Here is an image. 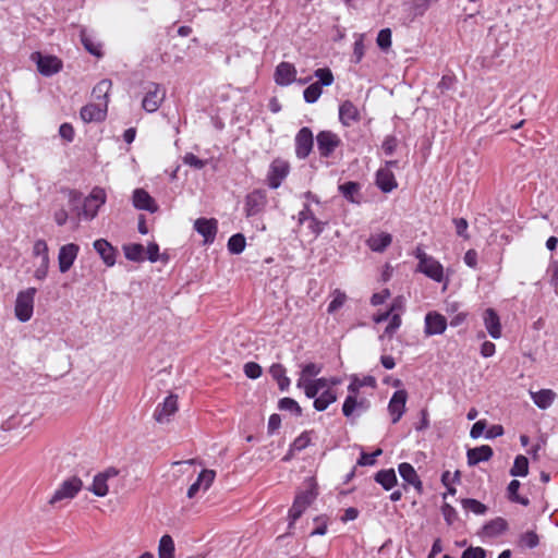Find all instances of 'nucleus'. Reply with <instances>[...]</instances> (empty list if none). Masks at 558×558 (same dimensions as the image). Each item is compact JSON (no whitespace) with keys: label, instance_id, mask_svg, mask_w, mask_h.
I'll return each instance as SVG.
<instances>
[{"label":"nucleus","instance_id":"25","mask_svg":"<svg viewBox=\"0 0 558 558\" xmlns=\"http://www.w3.org/2000/svg\"><path fill=\"white\" fill-rule=\"evenodd\" d=\"M508 526L506 519L497 517L483 525L481 535L486 537H497L504 534L508 530Z\"/></svg>","mask_w":558,"mask_h":558},{"label":"nucleus","instance_id":"28","mask_svg":"<svg viewBox=\"0 0 558 558\" xmlns=\"http://www.w3.org/2000/svg\"><path fill=\"white\" fill-rule=\"evenodd\" d=\"M376 185L381 192L389 193L398 186V183L391 170L379 169L376 172Z\"/></svg>","mask_w":558,"mask_h":558},{"label":"nucleus","instance_id":"49","mask_svg":"<svg viewBox=\"0 0 558 558\" xmlns=\"http://www.w3.org/2000/svg\"><path fill=\"white\" fill-rule=\"evenodd\" d=\"M401 326V314L395 313L390 315L389 324L384 330V333L379 337L383 340L385 337L391 338Z\"/></svg>","mask_w":558,"mask_h":558},{"label":"nucleus","instance_id":"55","mask_svg":"<svg viewBox=\"0 0 558 558\" xmlns=\"http://www.w3.org/2000/svg\"><path fill=\"white\" fill-rule=\"evenodd\" d=\"M376 43L381 50L387 51L391 47V29H380L377 35Z\"/></svg>","mask_w":558,"mask_h":558},{"label":"nucleus","instance_id":"63","mask_svg":"<svg viewBox=\"0 0 558 558\" xmlns=\"http://www.w3.org/2000/svg\"><path fill=\"white\" fill-rule=\"evenodd\" d=\"M547 271L550 276L549 282L554 287L556 293H558V259L551 260Z\"/></svg>","mask_w":558,"mask_h":558},{"label":"nucleus","instance_id":"11","mask_svg":"<svg viewBox=\"0 0 558 558\" xmlns=\"http://www.w3.org/2000/svg\"><path fill=\"white\" fill-rule=\"evenodd\" d=\"M33 59H36L38 72L44 76H51L62 69V61L54 56H43L36 52Z\"/></svg>","mask_w":558,"mask_h":558},{"label":"nucleus","instance_id":"10","mask_svg":"<svg viewBox=\"0 0 558 558\" xmlns=\"http://www.w3.org/2000/svg\"><path fill=\"white\" fill-rule=\"evenodd\" d=\"M178 410V397L175 395H169L161 403L157 404L154 411V418L160 424L169 423Z\"/></svg>","mask_w":558,"mask_h":558},{"label":"nucleus","instance_id":"47","mask_svg":"<svg viewBox=\"0 0 558 558\" xmlns=\"http://www.w3.org/2000/svg\"><path fill=\"white\" fill-rule=\"evenodd\" d=\"M278 408L281 410V411H290L292 412L295 416H301L302 415V409L301 407L299 405V403L292 399V398H288V397H284V398H281L278 402Z\"/></svg>","mask_w":558,"mask_h":558},{"label":"nucleus","instance_id":"61","mask_svg":"<svg viewBox=\"0 0 558 558\" xmlns=\"http://www.w3.org/2000/svg\"><path fill=\"white\" fill-rule=\"evenodd\" d=\"M244 374L251 379H256L262 375V367L255 362H247L244 364Z\"/></svg>","mask_w":558,"mask_h":558},{"label":"nucleus","instance_id":"7","mask_svg":"<svg viewBox=\"0 0 558 558\" xmlns=\"http://www.w3.org/2000/svg\"><path fill=\"white\" fill-rule=\"evenodd\" d=\"M290 172V165L287 160L277 158L270 166L267 173V184L270 189H278Z\"/></svg>","mask_w":558,"mask_h":558},{"label":"nucleus","instance_id":"18","mask_svg":"<svg viewBox=\"0 0 558 558\" xmlns=\"http://www.w3.org/2000/svg\"><path fill=\"white\" fill-rule=\"evenodd\" d=\"M296 69L290 63L282 61L276 66L275 82L279 86H288L296 81Z\"/></svg>","mask_w":558,"mask_h":558},{"label":"nucleus","instance_id":"59","mask_svg":"<svg viewBox=\"0 0 558 558\" xmlns=\"http://www.w3.org/2000/svg\"><path fill=\"white\" fill-rule=\"evenodd\" d=\"M452 222L456 227L457 235H459L460 238H462L464 240H469L470 239V234L468 233L469 223H468L466 219L453 218Z\"/></svg>","mask_w":558,"mask_h":558},{"label":"nucleus","instance_id":"39","mask_svg":"<svg viewBox=\"0 0 558 558\" xmlns=\"http://www.w3.org/2000/svg\"><path fill=\"white\" fill-rule=\"evenodd\" d=\"M362 387H376V379L373 376H365L364 378L360 379L356 376L352 377V380L350 385L348 386V391L350 393L356 395Z\"/></svg>","mask_w":558,"mask_h":558},{"label":"nucleus","instance_id":"48","mask_svg":"<svg viewBox=\"0 0 558 558\" xmlns=\"http://www.w3.org/2000/svg\"><path fill=\"white\" fill-rule=\"evenodd\" d=\"M314 76L318 78L315 84L323 86H330L333 83V74L329 68H319L314 71Z\"/></svg>","mask_w":558,"mask_h":558},{"label":"nucleus","instance_id":"43","mask_svg":"<svg viewBox=\"0 0 558 558\" xmlns=\"http://www.w3.org/2000/svg\"><path fill=\"white\" fill-rule=\"evenodd\" d=\"M89 490L98 497H105L108 494V484L105 475H101L100 473L95 475Z\"/></svg>","mask_w":558,"mask_h":558},{"label":"nucleus","instance_id":"2","mask_svg":"<svg viewBox=\"0 0 558 558\" xmlns=\"http://www.w3.org/2000/svg\"><path fill=\"white\" fill-rule=\"evenodd\" d=\"M37 290L36 288H27L26 290L20 291L15 300V317L22 322H28L34 312V299Z\"/></svg>","mask_w":558,"mask_h":558},{"label":"nucleus","instance_id":"1","mask_svg":"<svg viewBox=\"0 0 558 558\" xmlns=\"http://www.w3.org/2000/svg\"><path fill=\"white\" fill-rule=\"evenodd\" d=\"M107 195L104 189L94 187L88 196L83 199L82 209L77 211V218L90 221L98 215L99 208L105 205Z\"/></svg>","mask_w":558,"mask_h":558},{"label":"nucleus","instance_id":"56","mask_svg":"<svg viewBox=\"0 0 558 558\" xmlns=\"http://www.w3.org/2000/svg\"><path fill=\"white\" fill-rule=\"evenodd\" d=\"M33 254L35 256H40L45 264L49 263V250L45 240L39 239L34 243Z\"/></svg>","mask_w":558,"mask_h":558},{"label":"nucleus","instance_id":"4","mask_svg":"<svg viewBox=\"0 0 558 558\" xmlns=\"http://www.w3.org/2000/svg\"><path fill=\"white\" fill-rule=\"evenodd\" d=\"M145 89L146 93L142 100V107L148 113L156 112L165 100L166 89L160 84L154 82H149Z\"/></svg>","mask_w":558,"mask_h":558},{"label":"nucleus","instance_id":"27","mask_svg":"<svg viewBox=\"0 0 558 558\" xmlns=\"http://www.w3.org/2000/svg\"><path fill=\"white\" fill-rule=\"evenodd\" d=\"M338 191L349 203H361V184L359 182L347 181L338 186Z\"/></svg>","mask_w":558,"mask_h":558},{"label":"nucleus","instance_id":"53","mask_svg":"<svg viewBox=\"0 0 558 558\" xmlns=\"http://www.w3.org/2000/svg\"><path fill=\"white\" fill-rule=\"evenodd\" d=\"M68 196L69 206L71 210L77 216V211L82 209V204L84 199L82 193L76 190H69Z\"/></svg>","mask_w":558,"mask_h":558},{"label":"nucleus","instance_id":"36","mask_svg":"<svg viewBox=\"0 0 558 558\" xmlns=\"http://www.w3.org/2000/svg\"><path fill=\"white\" fill-rule=\"evenodd\" d=\"M337 400V395L331 389L324 390L319 396H317L314 400V408L316 411H325L331 403Z\"/></svg>","mask_w":558,"mask_h":558},{"label":"nucleus","instance_id":"5","mask_svg":"<svg viewBox=\"0 0 558 558\" xmlns=\"http://www.w3.org/2000/svg\"><path fill=\"white\" fill-rule=\"evenodd\" d=\"M82 480L77 476H72L61 483L48 502L54 506L62 500L73 499L82 489Z\"/></svg>","mask_w":558,"mask_h":558},{"label":"nucleus","instance_id":"41","mask_svg":"<svg viewBox=\"0 0 558 558\" xmlns=\"http://www.w3.org/2000/svg\"><path fill=\"white\" fill-rule=\"evenodd\" d=\"M365 54V44H364V35L356 34L355 41L353 45V52L350 61L354 64H359Z\"/></svg>","mask_w":558,"mask_h":558},{"label":"nucleus","instance_id":"37","mask_svg":"<svg viewBox=\"0 0 558 558\" xmlns=\"http://www.w3.org/2000/svg\"><path fill=\"white\" fill-rule=\"evenodd\" d=\"M174 542L169 534H165L159 539L158 557L159 558H174Z\"/></svg>","mask_w":558,"mask_h":558},{"label":"nucleus","instance_id":"29","mask_svg":"<svg viewBox=\"0 0 558 558\" xmlns=\"http://www.w3.org/2000/svg\"><path fill=\"white\" fill-rule=\"evenodd\" d=\"M530 396L537 408L546 410L554 403L557 395L551 389H541L538 391H530Z\"/></svg>","mask_w":558,"mask_h":558},{"label":"nucleus","instance_id":"14","mask_svg":"<svg viewBox=\"0 0 558 558\" xmlns=\"http://www.w3.org/2000/svg\"><path fill=\"white\" fill-rule=\"evenodd\" d=\"M80 252V246L75 243L62 245L58 254V264L60 272L64 274L73 266Z\"/></svg>","mask_w":558,"mask_h":558},{"label":"nucleus","instance_id":"20","mask_svg":"<svg viewBox=\"0 0 558 558\" xmlns=\"http://www.w3.org/2000/svg\"><path fill=\"white\" fill-rule=\"evenodd\" d=\"M93 246L106 266L112 267L116 264L117 250L106 239L96 240Z\"/></svg>","mask_w":558,"mask_h":558},{"label":"nucleus","instance_id":"6","mask_svg":"<svg viewBox=\"0 0 558 558\" xmlns=\"http://www.w3.org/2000/svg\"><path fill=\"white\" fill-rule=\"evenodd\" d=\"M317 149L322 158H329L341 145V138L331 131H320L316 135Z\"/></svg>","mask_w":558,"mask_h":558},{"label":"nucleus","instance_id":"52","mask_svg":"<svg viewBox=\"0 0 558 558\" xmlns=\"http://www.w3.org/2000/svg\"><path fill=\"white\" fill-rule=\"evenodd\" d=\"M363 401L357 402L355 395L350 393L347 396L343 405L342 413L345 417H350L357 407H363Z\"/></svg>","mask_w":558,"mask_h":558},{"label":"nucleus","instance_id":"24","mask_svg":"<svg viewBox=\"0 0 558 558\" xmlns=\"http://www.w3.org/2000/svg\"><path fill=\"white\" fill-rule=\"evenodd\" d=\"M360 119V111L352 101L345 100L339 106V120L343 125L350 126Z\"/></svg>","mask_w":558,"mask_h":558},{"label":"nucleus","instance_id":"57","mask_svg":"<svg viewBox=\"0 0 558 558\" xmlns=\"http://www.w3.org/2000/svg\"><path fill=\"white\" fill-rule=\"evenodd\" d=\"M307 221H308L307 229L315 238L319 236L323 233V231L325 230L326 226L328 225V221H323V220L318 219L317 217L310 219Z\"/></svg>","mask_w":558,"mask_h":558},{"label":"nucleus","instance_id":"12","mask_svg":"<svg viewBox=\"0 0 558 558\" xmlns=\"http://www.w3.org/2000/svg\"><path fill=\"white\" fill-rule=\"evenodd\" d=\"M407 400L408 392L404 389H399L393 392L388 403V411L391 415L392 424L398 423L404 414Z\"/></svg>","mask_w":558,"mask_h":558},{"label":"nucleus","instance_id":"62","mask_svg":"<svg viewBox=\"0 0 558 558\" xmlns=\"http://www.w3.org/2000/svg\"><path fill=\"white\" fill-rule=\"evenodd\" d=\"M183 162L194 169H203L206 165L205 160L199 159L197 156H195L192 153H187L183 157Z\"/></svg>","mask_w":558,"mask_h":558},{"label":"nucleus","instance_id":"58","mask_svg":"<svg viewBox=\"0 0 558 558\" xmlns=\"http://www.w3.org/2000/svg\"><path fill=\"white\" fill-rule=\"evenodd\" d=\"M383 453L381 449L375 450L373 453L361 452L360 458L357 460V465L366 466L374 465L376 462V458Z\"/></svg>","mask_w":558,"mask_h":558},{"label":"nucleus","instance_id":"40","mask_svg":"<svg viewBox=\"0 0 558 558\" xmlns=\"http://www.w3.org/2000/svg\"><path fill=\"white\" fill-rule=\"evenodd\" d=\"M529 473V460L525 456L519 454L515 457L512 468L510 469L511 476H526Z\"/></svg>","mask_w":558,"mask_h":558},{"label":"nucleus","instance_id":"42","mask_svg":"<svg viewBox=\"0 0 558 558\" xmlns=\"http://www.w3.org/2000/svg\"><path fill=\"white\" fill-rule=\"evenodd\" d=\"M246 245L245 236L242 233H235L228 240V250L232 254H241Z\"/></svg>","mask_w":558,"mask_h":558},{"label":"nucleus","instance_id":"33","mask_svg":"<svg viewBox=\"0 0 558 558\" xmlns=\"http://www.w3.org/2000/svg\"><path fill=\"white\" fill-rule=\"evenodd\" d=\"M271 377L278 383L281 391H287L290 387V378L286 375V368L282 364H272L269 368Z\"/></svg>","mask_w":558,"mask_h":558},{"label":"nucleus","instance_id":"16","mask_svg":"<svg viewBox=\"0 0 558 558\" xmlns=\"http://www.w3.org/2000/svg\"><path fill=\"white\" fill-rule=\"evenodd\" d=\"M106 102L87 104L80 111L81 119L85 123L101 122L107 116Z\"/></svg>","mask_w":558,"mask_h":558},{"label":"nucleus","instance_id":"26","mask_svg":"<svg viewBox=\"0 0 558 558\" xmlns=\"http://www.w3.org/2000/svg\"><path fill=\"white\" fill-rule=\"evenodd\" d=\"M494 454V451L490 446L482 445L480 447H475L469 449L466 452L468 464L470 466L476 465L480 462L488 461Z\"/></svg>","mask_w":558,"mask_h":558},{"label":"nucleus","instance_id":"34","mask_svg":"<svg viewBox=\"0 0 558 558\" xmlns=\"http://www.w3.org/2000/svg\"><path fill=\"white\" fill-rule=\"evenodd\" d=\"M323 371V365L316 363H307L302 365L300 377L296 381V386H301L304 381L313 380L312 377H316Z\"/></svg>","mask_w":558,"mask_h":558},{"label":"nucleus","instance_id":"30","mask_svg":"<svg viewBox=\"0 0 558 558\" xmlns=\"http://www.w3.org/2000/svg\"><path fill=\"white\" fill-rule=\"evenodd\" d=\"M80 37L82 45L90 54L98 58L102 56L100 43L96 41L95 37L85 28L81 29Z\"/></svg>","mask_w":558,"mask_h":558},{"label":"nucleus","instance_id":"3","mask_svg":"<svg viewBox=\"0 0 558 558\" xmlns=\"http://www.w3.org/2000/svg\"><path fill=\"white\" fill-rule=\"evenodd\" d=\"M316 494L312 489H307L298 494L294 498L293 505L289 510V525L287 535L291 534L295 521L301 518L307 507L315 500Z\"/></svg>","mask_w":558,"mask_h":558},{"label":"nucleus","instance_id":"44","mask_svg":"<svg viewBox=\"0 0 558 558\" xmlns=\"http://www.w3.org/2000/svg\"><path fill=\"white\" fill-rule=\"evenodd\" d=\"M520 482L518 480H512L509 485H508V488H507V493H508V498L512 501V502H517V504H520V505H523V506H527L530 500L526 498V497H521L519 494H518V490L520 488Z\"/></svg>","mask_w":558,"mask_h":558},{"label":"nucleus","instance_id":"46","mask_svg":"<svg viewBox=\"0 0 558 558\" xmlns=\"http://www.w3.org/2000/svg\"><path fill=\"white\" fill-rule=\"evenodd\" d=\"M347 301V295L344 292H342L341 290L339 289H336L333 292H332V300L331 302L328 304V308H327V312L329 314H333L336 313L339 308H341L343 306V304L345 303Z\"/></svg>","mask_w":558,"mask_h":558},{"label":"nucleus","instance_id":"45","mask_svg":"<svg viewBox=\"0 0 558 558\" xmlns=\"http://www.w3.org/2000/svg\"><path fill=\"white\" fill-rule=\"evenodd\" d=\"M461 505L464 510L471 511L475 514H485L487 511V507L484 504L473 498L462 499Z\"/></svg>","mask_w":558,"mask_h":558},{"label":"nucleus","instance_id":"17","mask_svg":"<svg viewBox=\"0 0 558 558\" xmlns=\"http://www.w3.org/2000/svg\"><path fill=\"white\" fill-rule=\"evenodd\" d=\"M215 477L216 472L214 470L204 469L198 474L196 481L189 487L186 493L187 498H194L201 489L206 492L211 486Z\"/></svg>","mask_w":558,"mask_h":558},{"label":"nucleus","instance_id":"13","mask_svg":"<svg viewBox=\"0 0 558 558\" xmlns=\"http://www.w3.org/2000/svg\"><path fill=\"white\" fill-rule=\"evenodd\" d=\"M447 325V319L444 315L432 311L425 315L424 332L426 336L442 335Z\"/></svg>","mask_w":558,"mask_h":558},{"label":"nucleus","instance_id":"23","mask_svg":"<svg viewBox=\"0 0 558 558\" xmlns=\"http://www.w3.org/2000/svg\"><path fill=\"white\" fill-rule=\"evenodd\" d=\"M483 322L488 335L493 339L501 337V324L497 312L494 308H486L483 314Z\"/></svg>","mask_w":558,"mask_h":558},{"label":"nucleus","instance_id":"32","mask_svg":"<svg viewBox=\"0 0 558 558\" xmlns=\"http://www.w3.org/2000/svg\"><path fill=\"white\" fill-rule=\"evenodd\" d=\"M374 480L376 483L381 485L385 490H390L398 482L397 475L393 469H385L378 471Z\"/></svg>","mask_w":558,"mask_h":558},{"label":"nucleus","instance_id":"19","mask_svg":"<svg viewBox=\"0 0 558 558\" xmlns=\"http://www.w3.org/2000/svg\"><path fill=\"white\" fill-rule=\"evenodd\" d=\"M417 271L424 274L436 282H441L444 280V267L433 256H429L427 259H423V263H418Z\"/></svg>","mask_w":558,"mask_h":558},{"label":"nucleus","instance_id":"35","mask_svg":"<svg viewBox=\"0 0 558 558\" xmlns=\"http://www.w3.org/2000/svg\"><path fill=\"white\" fill-rule=\"evenodd\" d=\"M111 86L112 83L110 80H101L94 86L92 92L93 97L98 102H106V105L108 106V97Z\"/></svg>","mask_w":558,"mask_h":558},{"label":"nucleus","instance_id":"22","mask_svg":"<svg viewBox=\"0 0 558 558\" xmlns=\"http://www.w3.org/2000/svg\"><path fill=\"white\" fill-rule=\"evenodd\" d=\"M398 471L407 484L412 485L418 494L423 493V483L412 464L402 462L398 465Z\"/></svg>","mask_w":558,"mask_h":558},{"label":"nucleus","instance_id":"54","mask_svg":"<svg viewBox=\"0 0 558 558\" xmlns=\"http://www.w3.org/2000/svg\"><path fill=\"white\" fill-rule=\"evenodd\" d=\"M311 444V437L308 432H303L298 436L290 445V452L302 451L307 448Z\"/></svg>","mask_w":558,"mask_h":558},{"label":"nucleus","instance_id":"21","mask_svg":"<svg viewBox=\"0 0 558 558\" xmlns=\"http://www.w3.org/2000/svg\"><path fill=\"white\" fill-rule=\"evenodd\" d=\"M132 201L136 209L149 213H156L158 210L155 199L143 189L134 190Z\"/></svg>","mask_w":558,"mask_h":558},{"label":"nucleus","instance_id":"51","mask_svg":"<svg viewBox=\"0 0 558 558\" xmlns=\"http://www.w3.org/2000/svg\"><path fill=\"white\" fill-rule=\"evenodd\" d=\"M539 544L538 535L534 531H527L520 535L519 546L526 548H535Z\"/></svg>","mask_w":558,"mask_h":558},{"label":"nucleus","instance_id":"50","mask_svg":"<svg viewBox=\"0 0 558 558\" xmlns=\"http://www.w3.org/2000/svg\"><path fill=\"white\" fill-rule=\"evenodd\" d=\"M322 88L323 87H320V84H315V83L307 86L303 92L304 100L307 104L316 102L323 93Z\"/></svg>","mask_w":558,"mask_h":558},{"label":"nucleus","instance_id":"60","mask_svg":"<svg viewBox=\"0 0 558 558\" xmlns=\"http://www.w3.org/2000/svg\"><path fill=\"white\" fill-rule=\"evenodd\" d=\"M398 146V140L395 135H387L381 144V148L387 156H391Z\"/></svg>","mask_w":558,"mask_h":558},{"label":"nucleus","instance_id":"38","mask_svg":"<svg viewBox=\"0 0 558 558\" xmlns=\"http://www.w3.org/2000/svg\"><path fill=\"white\" fill-rule=\"evenodd\" d=\"M123 252H124L125 258L131 262H143L145 259L144 246L140 243H132V244L124 245Z\"/></svg>","mask_w":558,"mask_h":558},{"label":"nucleus","instance_id":"9","mask_svg":"<svg viewBox=\"0 0 558 558\" xmlns=\"http://www.w3.org/2000/svg\"><path fill=\"white\" fill-rule=\"evenodd\" d=\"M267 204V194L265 190H254L245 197L244 211L246 217H254L264 211Z\"/></svg>","mask_w":558,"mask_h":558},{"label":"nucleus","instance_id":"8","mask_svg":"<svg viewBox=\"0 0 558 558\" xmlns=\"http://www.w3.org/2000/svg\"><path fill=\"white\" fill-rule=\"evenodd\" d=\"M295 156L300 159H306L314 146V136L310 128L303 126L299 130L294 138Z\"/></svg>","mask_w":558,"mask_h":558},{"label":"nucleus","instance_id":"31","mask_svg":"<svg viewBox=\"0 0 558 558\" xmlns=\"http://www.w3.org/2000/svg\"><path fill=\"white\" fill-rule=\"evenodd\" d=\"M392 242V236L389 233L381 232L372 235L367 240V245L373 252H384Z\"/></svg>","mask_w":558,"mask_h":558},{"label":"nucleus","instance_id":"15","mask_svg":"<svg viewBox=\"0 0 558 558\" xmlns=\"http://www.w3.org/2000/svg\"><path fill=\"white\" fill-rule=\"evenodd\" d=\"M194 230L204 238V244H211L218 231V221L215 218H198L194 222Z\"/></svg>","mask_w":558,"mask_h":558},{"label":"nucleus","instance_id":"64","mask_svg":"<svg viewBox=\"0 0 558 558\" xmlns=\"http://www.w3.org/2000/svg\"><path fill=\"white\" fill-rule=\"evenodd\" d=\"M486 551L482 547H469L463 553L461 558H485Z\"/></svg>","mask_w":558,"mask_h":558}]
</instances>
